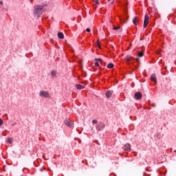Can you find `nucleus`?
I'll return each mask as SVG.
<instances>
[{
	"label": "nucleus",
	"mask_w": 176,
	"mask_h": 176,
	"mask_svg": "<svg viewBox=\"0 0 176 176\" xmlns=\"http://www.w3.org/2000/svg\"><path fill=\"white\" fill-rule=\"evenodd\" d=\"M42 9H43V6H36L34 8V14L36 17H39L41 14H42Z\"/></svg>",
	"instance_id": "1"
},
{
	"label": "nucleus",
	"mask_w": 176,
	"mask_h": 176,
	"mask_svg": "<svg viewBox=\"0 0 176 176\" xmlns=\"http://www.w3.org/2000/svg\"><path fill=\"white\" fill-rule=\"evenodd\" d=\"M40 97H44V98H50V94L49 92L45 91H41L39 93Z\"/></svg>",
	"instance_id": "2"
},
{
	"label": "nucleus",
	"mask_w": 176,
	"mask_h": 176,
	"mask_svg": "<svg viewBox=\"0 0 176 176\" xmlns=\"http://www.w3.org/2000/svg\"><path fill=\"white\" fill-rule=\"evenodd\" d=\"M65 124H66L67 127H69L70 129H72V127H74V122L69 120V118H67L65 120Z\"/></svg>",
	"instance_id": "3"
},
{
	"label": "nucleus",
	"mask_w": 176,
	"mask_h": 176,
	"mask_svg": "<svg viewBox=\"0 0 176 176\" xmlns=\"http://www.w3.org/2000/svg\"><path fill=\"white\" fill-rule=\"evenodd\" d=\"M148 23H149V15L148 14H146L144 16V28H146L148 27Z\"/></svg>",
	"instance_id": "4"
},
{
	"label": "nucleus",
	"mask_w": 176,
	"mask_h": 176,
	"mask_svg": "<svg viewBox=\"0 0 176 176\" xmlns=\"http://www.w3.org/2000/svg\"><path fill=\"white\" fill-rule=\"evenodd\" d=\"M105 127V124H104V122H99L97 125H96V129L97 130H98L99 131H101V130H102V129H104Z\"/></svg>",
	"instance_id": "5"
},
{
	"label": "nucleus",
	"mask_w": 176,
	"mask_h": 176,
	"mask_svg": "<svg viewBox=\"0 0 176 176\" xmlns=\"http://www.w3.org/2000/svg\"><path fill=\"white\" fill-rule=\"evenodd\" d=\"M123 149L124 151H128V152H131V145L127 143L124 146Z\"/></svg>",
	"instance_id": "6"
},
{
	"label": "nucleus",
	"mask_w": 176,
	"mask_h": 176,
	"mask_svg": "<svg viewBox=\"0 0 176 176\" xmlns=\"http://www.w3.org/2000/svg\"><path fill=\"white\" fill-rule=\"evenodd\" d=\"M135 98L136 100H141L142 98V94L141 92H136L135 94Z\"/></svg>",
	"instance_id": "7"
},
{
	"label": "nucleus",
	"mask_w": 176,
	"mask_h": 176,
	"mask_svg": "<svg viewBox=\"0 0 176 176\" xmlns=\"http://www.w3.org/2000/svg\"><path fill=\"white\" fill-rule=\"evenodd\" d=\"M151 80H153L155 83L157 80V78H156V74H152L151 77Z\"/></svg>",
	"instance_id": "8"
},
{
	"label": "nucleus",
	"mask_w": 176,
	"mask_h": 176,
	"mask_svg": "<svg viewBox=\"0 0 176 176\" xmlns=\"http://www.w3.org/2000/svg\"><path fill=\"white\" fill-rule=\"evenodd\" d=\"M58 38L59 39H64V34L63 32L58 33Z\"/></svg>",
	"instance_id": "9"
},
{
	"label": "nucleus",
	"mask_w": 176,
	"mask_h": 176,
	"mask_svg": "<svg viewBox=\"0 0 176 176\" xmlns=\"http://www.w3.org/2000/svg\"><path fill=\"white\" fill-rule=\"evenodd\" d=\"M111 96H112V92H111L110 91H108L106 92L107 98H109L111 97Z\"/></svg>",
	"instance_id": "10"
},
{
	"label": "nucleus",
	"mask_w": 176,
	"mask_h": 176,
	"mask_svg": "<svg viewBox=\"0 0 176 176\" xmlns=\"http://www.w3.org/2000/svg\"><path fill=\"white\" fill-rule=\"evenodd\" d=\"M76 88L78 89V90H82V89H85V87L80 85H77Z\"/></svg>",
	"instance_id": "11"
},
{
	"label": "nucleus",
	"mask_w": 176,
	"mask_h": 176,
	"mask_svg": "<svg viewBox=\"0 0 176 176\" xmlns=\"http://www.w3.org/2000/svg\"><path fill=\"white\" fill-rule=\"evenodd\" d=\"M56 75H57V72L56 71H52L51 72V76L52 78H54V76H56Z\"/></svg>",
	"instance_id": "12"
},
{
	"label": "nucleus",
	"mask_w": 176,
	"mask_h": 176,
	"mask_svg": "<svg viewBox=\"0 0 176 176\" xmlns=\"http://www.w3.org/2000/svg\"><path fill=\"white\" fill-rule=\"evenodd\" d=\"M131 58H133V56H126L125 58V60H126L128 62L131 60Z\"/></svg>",
	"instance_id": "13"
},
{
	"label": "nucleus",
	"mask_w": 176,
	"mask_h": 176,
	"mask_svg": "<svg viewBox=\"0 0 176 176\" xmlns=\"http://www.w3.org/2000/svg\"><path fill=\"white\" fill-rule=\"evenodd\" d=\"M137 16H135L133 19V23L134 24V25H137Z\"/></svg>",
	"instance_id": "14"
},
{
	"label": "nucleus",
	"mask_w": 176,
	"mask_h": 176,
	"mask_svg": "<svg viewBox=\"0 0 176 176\" xmlns=\"http://www.w3.org/2000/svg\"><path fill=\"white\" fill-rule=\"evenodd\" d=\"M138 57H143L144 56V52H139L138 53Z\"/></svg>",
	"instance_id": "15"
},
{
	"label": "nucleus",
	"mask_w": 176,
	"mask_h": 176,
	"mask_svg": "<svg viewBox=\"0 0 176 176\" xmlns=\"http://www.w3.org/2000/svg\"><path fill=\"white\" fill-rule=\"evenodd\" d=\"M8 144H12L13 142V138H8Z\"/></svg>",
	"instance_id": "16"
},
{
	"label": "nucleus",
	"mask_w": 176,
	"mask_h": 176,
	"mask_svg": "<svg viewBox=\"0 0 176 176\" xmlns=\"http://www.w3.org/2000/svg\"><path fill=\"white\" fill-rule=\"evenodd\" d=\"M107 68H109V69H111V68H113V65L112 63H109L107 65Z\"/></svg>",
	"instance_id": "17"
},
{
	"label": "nucleus",
	"mask_w": 176,
	"mask_h": 176,
	"mask_svg": "<svg viewBox=\"0 0 176 176\" xmlns=\"http://www.w3.org/2000/svg\"><path fill=\"white\" fill-rule=\"evenodd\" d=\"M95 61L96 63H102V59H101V58H96Z\"/></svg>",
	"instance_id": "18"
},
{
	"label": "nucleus",
	"mask_w": 176,
	"mask_h": 176,
	"mask_svg": "<svg viewBox=\"0 0 176 176\" xmlns=\"http://www.w3.org/2000/svg\"><path fill=\"white\" fill-rule=\"evenodd\" d=\"M113 30H120V26H113Z\"/></svg>",
	"instance_id": "19"
},
{
	"label": "nucleus",
	"mask_w": 176,
	"mask_h": 176,
	"mask_svg": "<svg viewBox=\"0 0 176 176\" xmlns=\"http://www.w3.org/2000/svg\"><path fill=\"white\" fill-rule=\"evenodd\" d=\"M97 45L99 49H101V45H100V41L97 40Z\"/></svg>",
	"instance_id": "20"
},
{
	"label": "nucleus",
	"mask_w": 176,
	"mask_h": 176,
	"mask_svg": "<svg viewBox=\"0 0 176 176\" xmlns=\"http://www.w3.org/2000/svg\"><path fill=\"white\" fill-rule=\"evenodd\" d=\"M108 2H109V3H111V5H113V3L115 2V0H107Z\"/></svg>",
	"instance_id": "21"
},
{
	"label": "nucleus",
	"mask_w": 176,
	"mask_h": 176,
	"mask_svg": "<svg viewBox=\"0 0 176 176\" xmlns=\"http://www.w3.org/2000/svg\"><path fill=\"white\" fill-rule=\"evenodd\" d=\"M95 5H100V1L95 0Z\"/></svg>",
	"instance_id": "22"
},
{
	"label": "nucleus",
	"mask_w": 176,
	"mask_h": 176,
	"mask_svg": "<svg viewBox=\"0 0 176 176\" xmlns=\"http://www.w3.org/2000/svg\"><path fill=\"white\" fill-rule=\"evenodd\" d=\"M95 66H96V67H100V64L98 63V62H96V63H95Z\"/></svg>",
	"instance_id": "23"
},
{
	"label": "nucleus",
	"mask_w": 176,
	"mask_h": 176,
	"mask_svg": "<svg viewBox=\"0 0 176 176\" xmlns=\"http://www.w3.org/2000/svg\"><path fill=\"white\" fill-rule=\"evenodd\" d=\"M2 124H3V120L0 118V126H1Z\"/></svg>",
	"instance_id": "24"
},
{
	"label": "nucleus",
	"mask_w": 176,
	"mask_h": 176,
	"mask_svg": "<svg viewBox=\"0 0 176 176\" xmlns=\"http://www.w3.org/2000/svg\"><path fill=\"white\" fill-rule=\"evenodd\" d=\"M92 122L94 124H97V120H93Z\"/></svg>",
	"instance_id": "25"
},
{
	"label": "nucleus",
	"mask_w": 176,
	"mask_h": 176,
	"mask_svg": "<svg viewBox=\"0 0 176 176\" xmlns=\"http://www.w3.org/2000/svg\"><path fill=\"white\" fill-rule=\"evenodd\" d=\"M135 60L138 64H140V58H137Z\"/></svg>",
	"instance_id": "26"
},
{
	"label": "nucleus",
	"mask_w": 176,
	"mask_h": 176,
	"mask_svg": "<svg viewBox=\"0 0 176 176\" xmlns=\"http://www.w3.org/2000/svg\"><path fill=\"white\" fill-rule=\"evenodd\" d=\"M162 53V51L160 50H158L157 51V54H160Z\"/></svg>",
	"instance_id": "27"
},
{
	"label": "nucleus",
	"mask_w": 176,
	"mask_h": 176,
	"mask_svg": "<svg viewBox=\"0 0 176 176\" xmlns=\"http://www.w3.org/2000/svg\"><path fill=\"white\" fill-rule=\"evenodd\" d=\"M120 21H123V23H127V21H123L122 18H120Z\"/></svg>",
	"instance_id": "28"
},
{
	"label": "nucleus",
	"mask_w": 176,
	"mask_h": 176,
	"mask_svg": "<svg viewBox=\"0 0 176 176\" xmlns=\"http://www.w3.org/2000/svg\"><path fill=\"white\" fill-rule=\"evenodd\" d=\"M86 31H87V32H90V28H87V29H86Z\"/></svg>",
	"instance_id": "29"
},
{
	"label": "nucleus",
	"mask_w": 176,
	"mask_h": 176,
	"mask_svg": "<svg viewBox=\"0 0 176 176\" xmlns=\"http://www.w3.org/2000/svg\"><path fill=\"white\" fill-rule=\"evenodd\" d=\"M2 3H3L2 1H0V5H2Z\"/></svg>",
	"instance_id": "30"
}]
</instances>
